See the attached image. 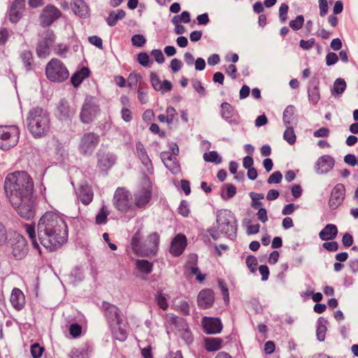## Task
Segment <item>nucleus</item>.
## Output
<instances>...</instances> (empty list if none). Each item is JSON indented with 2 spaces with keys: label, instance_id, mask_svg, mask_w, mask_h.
Masks as SVG:
<instances>
[{
  "label": "nucleus",
  "instance_id": "obj_21",
  "mask_svg": "<svg viewBox=\"0 0 358 358\" xmlns=\"http://www.w3.org/2000/svg\"><path fill=\"white\" fill-rule=\"evenodd\" d=\"M24 1H13L9 10V20L12 23H16L21 18L24 10Z\"/></svg>",
  "mask_w": 358,
  "mask_h": 358
},
{
  "label": "nucleus",
  "instance_id": "obj_31",
  "mask_svg": "<svg viewBox=\"0 0 358 358\" xmlns=\"http://www.w3.org/2000/svg\"><path fill=\"white\" fill-rule=\"evenodd\" d=\"M78 198L84 205H88L93 199V193L87 187H81L78 191Z\"/></svg>",
  "mask_w": 358,
  "mask_h": 358
},
{
  "label": "nucleus",
  "instance_id": "obj_17",
  "mask_svg": "<svg viewBox=\"0 0 358 358\" xmlns=\"http://www.w3.org/2000/svg\"><path fill=\"white\" fill-rule=\"evenodd\" d=\"M150 79L152 87L156 91H160L162 93H165L166 92L171 91L172 89V84L170 81L164 80L162 83L159 76L155 72L150 73Z\"/></svg>",
  "mask_w": 358,
  "mask_h": 358
},
{
  "label": "nucleus",
  "instance_id": "obj_35",
  "mask_svg": "<svg viewBox=\"0 0 358 358\" xmlns=\"http://www.w3.org/2000/svg\"><path fill=\"white\" fill-rule=\"evenodd\" d=\"M125 17V12L123 10H118L117 13L112 11L109 13L108 17L106 19V22L108 26H115L117 21L123 19Z\"/></svg>",
  "mask_w": 358,
  "mask_h": 358
},
{
  "label": "nucleus",
  "instance_id": "obj_3",
  "mask_svg": "<svg viewBox=\"0 0 358 358\" xmlns=\"http://www.w3.org/2000/svg\"><path fill=\"white\" fill-rule=\"evenodd\" d=\"M27 127L35 138L46 136L50 129V119L48 113L43 108H32L27 117Z\"/></svg>",
  "mask_w": 358,
  "mask_h": 358
},
{
  "label": "nucleus",
  "instance_id": "obj_28",
  "mask_svg": "<svg viewBox=\"0 0 358 358\" xmlns=\"http://www.w3.org/2000/svg\"><path fill=\"white\" fill-rule=\"evenodd\" d=\"M203 343L206 351L214 352L222 348L223 340L217 337H207L204 338Z\"/></svg>",
  "mask_w": 358,
  "mask_h": 358
},
{
  "label": "nucleus",
  "instance_id": "obj_55",
  "mask_svg": "<svg viewBox=\"0 0 358 358\" xmlns=\"http://www.w3.org/2000/svg\"><path fill=\"white\" fill-rule=\"evenodd\" d=\"M282 178V176L280 171H275L268 177L267 182L269 184H278L281 182Z\"/></svg>",
  "mask_w": 358,
  "mask_h": 358
},
{
  "label": "nucleus",
  "instance_id": "obj_52",
  "mask_svg": "<svg viewBox=\"0 0 358 358\" xmlns=\"http://www.w3.org/2000/svg\"><path fill=\"white\" fill-rule=\"evenodd\" d=\"M192 86L194 89L199 93L200 96H204L206 94V90L203 86L201 82L199 80H192Z\"/></svg>",
  "mask_w": 358,
  "mask_h": 358
},
{
  "label": "nucleus",
  "instance_id": "obj_41",
  "mask_svg": "<svg viewBox=\"0 0 358 358\" xmlns=\"http://www.w3.org/2000/svg\"><path fill=\"white\" fill-rule=\"evenodd\" d=\"M221 115L225 120L230 119L234 115V108L227 102L221 105Z\"/></svg>",
  "mask_w": 358,
  "mask_h": 358
},
{
  "label": "nucleus",
  "instance_id": "obj_4",
  "mask_svg": "<svg viewBox=\"0 0 358 358\" xmlns=\"http://www.w3.org/2000/svg\"><path fill=\"white\" fill-rule=\"evenodd\" d=\"M217 228L228 237H234L236 234V217L231 211L222 209L217 213Z\"/></svg>",
  "mask_w": 358,
  "mask_h": 358
},
{
  "label": "nucleus",
  "instance_id": "obj_57",
  "mask_svg": "<svg viewBox=\"0 0 358 358\" xmlns=\"http://www.w3.org/2000/svg\"><path fill=\"white\" fill-rule=\"evenodd\" d=\"M178 213L183 217H187L189 213V209L187 201H182L178 207Z\"/></svg>",
  "mask_w": 358,
  "mask_h": 358
},
{
  "label": "nucleus",
  "instance_id": "obj_51",
  "mask_svg": "<svg viewBox=\"0 0 358 358\" xmlns=\"http://www.w3.org/2000/svg\"><path fill=\"white\" fill-rule=\"evenodd\" d=\"M247 266L249 268L252 273L255 272L256 266L257 265V259L255 256L249 255L245 261Z\"/></svg>",
  "mask_w": 358,
  "mask_h": 358
},
{
  "label": "nucleus",
  "instance_id": "obj_61",
  "mask_svg": "<svg viewBox=\"0 0 358 358\" xmlns=\"http://www.w3.org/2000/svg\"><path fill=\"white\" fill-rule=\"evenodd\" d=\"M151 55L155 58V61L159 64L164 62V57L161 50L155 49L151 52Z\"/></svg>",
  "mask_w": 358,
  "mask_h": 358
},
{
  "label": "nucleus",
  "instance_id": "obj_30",
  "mask_svg": "<svg viewBox=\"0 0 358 358\" xmlns=\"http://www.w3.org/2000/svg\"><path fill=\"white\" fill-rule=\"evenodd\" d=\"M71 8L74 13L80 17H85L89 15L90 9L85 1H73Z\"/></svg>",
  "mask_w": 358,
  "mask_h": 358
},
{
  "label": "nucleus",
  "instance_id": "obj_2",
  "mask_svg": "<svg viewBox=\"0 0 358 358\" xmlns=\"http://www.w3.org/2000/svg\"><path fill=\"white\" fill-rule=\"evenodd\" d=\"M37 236L47 250H57L68 240V226L64 218L59 213L46 212L38 222Z\"/></svg>",
  "mask_w": 358,
  "mask_h": 358
},
{
  "label": "nucleus",
  "instance_id": "obj_32",
  "mask_svg": "<svg viewBox=\"0 0 358 358\" xmlns=\"http://www.w3.org/2000/svg\"><path fill=\"white\" fill-rule=\"evenodd\" d=\"M24 228L27 234L29 235L31 239L33 248L36 249L38 251L39 254H41V250L36 240L35 226L33 224H27L24 225Z\"/></svg>",
  "mask_w": 358,
  "mask_h": 358
},
{
  "label": "nucleus",
  "instance_id": "obj_53",
  "mask_svg": "<svg viewBox=\"0 0 358 358\" xmlns=\"http://www.w3.org/2000/svg\"><path fill=\"white\" fill-rule=\"evenodd\" d=\"M108 213L103 207L96 216V223L97 224H105L107 222Z\"/></svg>",
  "mask_w": 358,
  "mask_h": 358
},
{
  "label": "nucleus",
  "instance_id": "obj_24",
  "mask_svg": "<svg viewBox=\"0 0 358 358\" xmlns=\"http://www.w3.org/2000/svg\"><path fill=\"white\" fill-rule=\"evenodd\" d=\"M338 234V228L334 224H327L319 233V237L322 241H331Z\"/></svg>",
  "mask_w": 358,
  "mask_h": 358
},
{
  "label": "nucleus",
  "instance_id": "obj_22",
  "mask_svg": "<svg viewBox=\"0 0 358 358\" xmlns=\"http://www.w3.org/2000/svg\"><path fill=\"white\" fill-rule=\"evenodd\" d=\"M142 235L140 231H137L132 236L131 240V249L136 255L145 256L144 243L141 242Z\"/></svg>",
  "mask_w": 358,
  "mask_h": 358
},
{
  "label": "nucleus",
  "instance_id": "obj_16",
  "mask_svg": "<svg viewBox=\"0 0 358 358\" xmlns=\"http://www.w3.org/2000/svg\"><path fill=\"white\" fill-rule=\"evenodd\" d=\"M215 301L214 292L210 289H204L200 291L197 296L198 306L202 309H207L213 306Z\"/></svg>",
  "mask_w": 358,
  "mask_h": 358
},
{
  "label": "nucleus",
  "instance_id": "obj_64",
  "mask_svg": "<svg viewBox=\"0 0 358 358\" xmlns=\"http://www.w3.org/2000/svg\"><path fill=\"white\" fill-rule=\"evenodd\" d=\"M315 43V38H311L310 39H309L308 41L301 40L299 45H300V47L304 50H310L314 46Z\"/></svg>",
  "mask_w": 358,
  "mask_h": 358
},
{
  "label": "nucleus",
  "instance_id": "obj_15",
  "mask_svg": "<svg viewBox=\"0 0 358 358\" xmlns=\"http://www.w3.org/2000/svg\"><path fill=\"white\" fill-rule=\"evenodd\" d=\"M201 323L204 331L208 334H219L222 329V324L219 318L203 317Z\"/></svg>",
  "mask_w": 358,
  "mask_h": 358
},
{
  "label": "nucleus",
  "instance_id": "obj_9",
  "mask_svg": "<svg viewBox=\"0 0 358 358\" xmlns=\"http://www.w3.org/2000/svg\"><path fill=\"white\" fill-rule=\"evenodd\" d=\"M151 198L152 185L149 181L145 180L134 193L133 199L134 204L137 208H145L151 200Z\"/></svg>",
  "mask_w": 358,
  "mask_h": 358
},
{
  "label": "nucleus",
  "instance_id": "obj_48",
  "mask_svg": "<svg viewBox=\"0 0 358 358\" xmlns=\"http://www.w3.org/2000/svg\"><path fill=\"white\" fill-rule=\"evenodd\" d=\"M308 99L309 101L313 104H315L318 102L320 99L318 87H315L308 92Z\"/></svg>",
  "mask_w": 358,
  "mask_h": 358
},
{
  "label": "nucleus",
  "instance_id": "obj_1",
  "mask_svg": "<svg viewBox=\"0 0 358 358\" xmlns=\"http://www.w3.org/2000/svg\"><path fill=\"white\" fill-rule=\"evenodd\" d=\"M3 189L8 201L22 217L30 220L35 216L34 181L27 172L8 174Z\"/></svg>",
  "mask_w": 358,
  "mask_h": 358
},
{
  "label": "nucleus",
  "instance_id": "obj_39",
  "mask_svg": "<svg viewBox=\"0 0 358 358\" xmlns=\"http://www.w3.org/2000/svg\"><path fill=\"white\" fill-rule=\"evenodd\" d=\"M250 197L252 199L251 202V206L257 209L260 208L263 203L260 201L261 199H263L264 198V195L262 193H255V192H250Z\"/></svg>",
  "mask_w": 358,
  "mask_h": 358
},
{
  "label": "nucleus",
  "instance_id": "obj_43",
  "mask_svg": "<svg viewBox=\"0 0 358 358\" xmlns=\"http://www.w3.org/2000/svg\"><path fill=\"white\" fill-rule=\"evenodd\" d=\"M50 45L43 40L40 41L36 48V53L39 57H45L49 54Z\"/></svg>",
  "mask_w": 358,
  "mask_h": 358
},
{
  "label": "nucleus",
  "instance_id": "obj_14",
  "mask_svg": "<svg viewBox=\"0 0 358 358\" xmlns=\"http://www.w3.org/2000/svg\"><path fill=\"white\" fill-rule=\"evenodd\" d=\"M345 187L343 184L338 183L333 188L329 201V206L330 208L336 209L343 203L345 198Z\"/></svg>",
  "mask_w": 358,
  "mask_h": 358
},
{
  "label": "nucleus",
  "instance_id": "obj_60",
  "mask_svg": "<svg viewBox=\"0 0 358 358\" xmlns=\"http://www.w3.org/2000/svg\"><path fill=\"white\" fill-rule=\"evenodd\" d=\"M141 78V76L137 73H131L128 78V85L130 87H136Z\"/></svg>",
  "mask_w": 358,
  "mask_h": 358
},
{
  "label": "nucleus",
  "instance_id": "obj_59",
  "mask_svg": "<svg viewBox=\"0 0 358 358\" xmlns=\"http://www.w3.org/2000/svg\"><path fill=\"white\" fill-rule=\"evenodd\" d=\"M8 239L7 230L5 226L0 222V246L6 243Z\"/></svg>",
  "mask_w": 358,
  "mask_h": 358
},
{
  "label": "nucleus",
  "instance_id": "obj_20",
  "mask_svg": "<svg viewBox=\"0 0 358 358\" xmlns=\"http://www.w3.org/2000/svg\"><path fill=\"white\" fill-rule=\"evenodd\" d=\"M10 301L15 310H20L25 305L24 294L20 289L14 288L11 292Z\"/></svg>",
  "mask_w": 358,
  "mask_h": 358
},
{
  "label": "nucleus",
  "instance_id": "obj_12",
  "mask_svg": "<svg viewBox=\"0 0 358 358\" xmlns=\"http://www.w3.org/2000/svg\"><path fill=\"white\" fill-rule=\"evenodd\" d=\"M102 308L104 311L105 317L110 327L116 324L120 325L122 323V318L120 315V309L115 305L103 301Z\"/></svg>",
  "mask_w": 358,
  "mask_h": 358
},
{
  "label": "nucleus",
  "instance_id": "obj_47",
  "mask_svg": "<svg viewBox=\"0 0 358 358\" xmlns=\"http://www.w3.org/2000/svg\"><path fill=\"white\" fill-rule=\"evenodd\" d=\"M321 320V318L320 319ZM327 327L325 324H321V321L319 320V324L317 328V338L320 341H324L325 339V335L327 332Z\"/></svg>",
  "mask_w": 358,
  "mask_h": 358
},
{
  "label": "nucleus",
  "instance_id": "obj_58",
  "mask_svg": "<svg viewBox=\"0 0 358 358\" xmlns=\"http://www.w3.org/2000/svg\"><path fill=\"white\" fill-rule=\"evenodd\" d=\"M172 22L175 24V32L177 34H182L185 31V27L183 25L179 24L178 16H174L172 19Z\"/></svg>",
  "mask_w": 358,
  "mask_h": 358
},
{
  "label": "nucleus",
  "instance_id": "obj_44",
  "mask_svg": "<svg viewBox=\"0 0 358 358\" xmlns=\"http://www.w3.org/2000/svg\"><path fill=\"white\" fill-rule=\"evenodd\" d=\"M203 159L208 162H214L215 164H220L222 162L221 157L218 155L216 151H210L206 152L203 155Z\"/></svg>",
  "mask_w": 358,
  "mask_h": 358
},
{
  "label": "nucleus",
  "instance_id": "obj_40",
  "mask_svg": "<svg viewBox=\"0 0 358 358\" xmlns=\"http://www.w3.org/2000/svg\"><path fill=\"white\" fill-rule=\"evenodd\" d=\"M113 336L115 339L122 342L124 341L127 338V333L126 330L120 327H115L113 326L110 327Z\"/></svg>",
  "mask_w": 358,
  "mask_h": 358
},
{
  "label": "nucleus",
  "instance_id": "obj_7",
  "mask_svg": "<svg viewBox=\"0 0 358 358\" xmlns=\"http://www.w3.org/2000/svg\"><path fill=\"white\" fill-rule=\"evenodd\" d=\"M99 111L100 109L96 99L92 96L87 97L80 113V121L85 124L92 122L99 113Z\"/></svg>",
  "mask_w": 358,
  "mask_h": 358
},
{
  "label": "nucleus",
  "instance_id": "obj_13",
  "mask_svg": "<svg viewBox=\"0 0 358 358\" xmlns=\"http://www.w3.org/2000/svg\"><path fill=\"white\" fill-rule=\"evenodd\" d=\"M60 11L54 6L48 5L40 15L41 25L43 27L50 26L55 20L60 16Z\"/></svg>",
  "mask_w": 358,
  "mask_h": 358
},
{
  "label": "nucleus",
  "instance_id": "obj_10",
  "mask_svg": "<svg viewBox=\"0 0 358 358\" xmlns=\"http://www.w3.org/2000/svg\"><path fill=\"white\" fill-rule=\"evenodd\" d=\"M113 205L115 208L121 212H127L132 206L131 194L124 187H118L115 192L113 196Z\"/></svg>",
  "mask_w": 358,
  "mask_h": 358
},
{
  "label": "nucleus",
  "instance_id": "obj_6",
  "mask_svg": "<svg viewBox=\"0 0 358 358\" xmlns=\"http://www.w3.org/2000/svg\"><path fill=\"white\" fill-rule=\"evenodd\" d=\"M20 134V129L17 126H0V149L8 150L15 146L18 143Z\"/></svg>",
  "mask_w": 358,
  "mask_h": 358
},
{
  "label": "nucleus",
  "instance_id": "obj_19",
  "mask_svg": "<svg viewBox=\"0 0 358 358\" xmlns=\"http://www.w3.org/2000/svg\"><path fill=\"white\" fill-rule=\"evenodd\" d=\"M159 242V236L157 232L150 234L147 239L145 241L144 249L145 250V256L150 255H155L157 251L158 245Z\"/></svg>",
  "mask_w": 358,
  "mask_h": 358
},
{
  "label": "nucleus",
  "instance_id": "obj_18",
  "mask_svg": "<svg viewBox=\"0 0 358 358\" xmlns=\"http://www.w3.org/2000/svg\"><path fill=\"white\" fill-rule=\"evenodd\" d=\"M187 244V239L185 235L178 234L172 241L170 248V252L173 256H179L184 251Z\"/></svg>",
  "mask_w": 358,
  "mask_h": 358
},
{
  "label": "nucleus",
  "instance_id": "obj_5",
  "mask_svg": "<svg viewBox=\"0 0 358 358\" xmlns=\"http://www.w3.org/2000/svg\"><path fill=\"white\" fill-rule=\"evenodd\" d=\"M45 74L49 80L62 83L66 80L69 73L64 63L57 58L52 59L46 65Z\"/></svg>",
  "mask_w": 358,
  "mask_h": 358
},
{
  "label": "nucleus",
  "instance_id": "obj_34",
  "mask_svg": "<svg viewBox=\"0 0 358 358\" xmlns=\"http://www.w3.org/2000/svg\"><path fill=\"white\" fill-rule=\"evenodd\" d=\"M294 113H295V107L294 106H288L286 107L283 112V122L285 126H290L292 124L293 121L294 120Z\"/></svg>",
  "mask_w": 358,
  "mask_h": 358
},
{
  "label": "nucleus",
  "instance_id": "obj_45",
  "mask_svg": "<svg viewBox=\"0 0 358 358\" xmlns=\"http://www.w3.org/2000/svg\"><path fill=\"white\" fill-rule=\"evenodd\" d=\"M30 352L33 358H40L44 352V348L38 343H34L31 345Z\"/></svg>",
  "mask_w": 358,
  "mask_h": 358
},
{
  "label": "nucleus",
  "instance_id": "obj_11",
  "mask_svg": "<svg viewBox=\"0 0 358 358\" xmlns=\"http://www.w3.org/2000/svg\"><path fill=\"white\" fill-rule=\"evenodd\" d=\"M11 248L13 256L18 260L22 259L27 254V243L26 239L20 234H15L11 239Z\"/></svg>",
  "mask_w": 358,
  "mask_h": 358
},
{
  "label": "nucleus",
  "instance_id": "obj_63",
  "mask_svg": "<svg viewBox=\"0 0 358 358\" xmlns=\"http://www.w3.org/2000/svg\"><path fill=\"white\" fill-rule=\"evenodd\" d=\"M338 60V55L334 52H329L326 56V64L327 66L335 64Z\"/></svg>",
  "mask_w": 358,
  "mask_h": 358
},
{
  "label": "nucleus",
  "instance_id": "obj_54",
  "mask_svg": "<svg viewBox=\"0 0 358 358\" xmlns=\"http://www.w3.org/2000/svg\"><path fill=\"white\" fill-rule=\"evenodd\" d=\"M81 332L82 327L78 323H74L70 325L69 333L73 337L76 338L79 336L81 334Z\"/></svg>",
  "mask_w": 358,
  "mask_h": 358
},
{
  "label": "nucleus",
  "instance_id": "obj_50",
  "mask_svg": "<svg viewBox=\"0 0 358 358\" xmlns=\"http://www.w3.org/2000/svg\"><path fill=\"white\" fill-rule=\"evenodd\" d=\"M303 24V17L302 15H298L295 20L289 22V26L294 30H299L301 29Z\"/></svg>",
  "mask_w": 358,
  "mask_h": 358
},
{
  "label": "nucleus",
  "instance_id": "obj_27",
  "mask_svg": "<svg viewBox=\"0 0 358 358\" xmlns=\"http://www.w3.org/2000/svg\"><path fill=\"white\" fill-rule=\"evenodd\" d=\"M161 159L165 166L172 173H176L178 169V164L176 158L171 155L170 152H164L161 154Z\"/></svg>",
  "mask_w": 358,
  "mask_h": 358
},
{
  "label": "nucleus",
  "instance_id": "obj_33",
  "mask_svg": "<svg viewBox=\"0 0 358 358\" xmlns=\"http://www.w3.org/2000/svg\"><path fill=\"white\" fill-rule=\"evenodd\" d=\"M21 61L23 63L24 67L27 71L32 69L34 63V57L32 53L29 50H24L20 56Z\"/></svg>",
  "mask_w": 358,
  "mask_h": 358
},
{
  "label": "nucleus",
  "instance_id": "obj_38",
  "mask_svg": "<svg viewBox=\"0 0 358 358\" xmlns=\"http://www.w3.org/2000/svg\"><path fill=\"white\" fill-rule=\"evenodd\" d=\"M346 89V83L343 78H337L334 83L333 90L331 91L332 94H341L344 92Z\"/></svg>",
  "mask_w": 358,
  "mask_h": 358
},
{
  "label": "nucleus",
  "instance_id": "obj_25",
  "mask_svg": "<svg viewBox=\"0 0 358 358\" xmlns=\"http://www.w3.org/2000/svg\"><path fill=\"white\" fill-rule=\"evenodd\" d=\"M136 152L140 158L142 164L147 168L149 171L150 169H152L153 166L152 164L151 159L147 154L146 150L144 148L143 143L140 141L136 143Z\"/></svg>",
  "mask_w": 358,
  "mask_h": 358
},
{
  "label": "nucleus",
  "instance_id": "obj_26",
  "mask_svg": "<svg viewBox=\"0 0 358 358\" xmlns=\"http://www.w3.org/2000/svg\"><path fill=\"white\" fill-rule=\"evenodd\" d=\"M97 166L103 171L110 168L115 162L114 159L111 155L101 152H99L97 153Z\"/></svg>",
  "mask_w": 358,
  "mask_h": 358
},
{
  "label": "nucleus",
  "instance_id": "obj_8",
  "mask_svg": "<svg viewBox=\"0 0 358 358\" xmlns=\"http://www.w3.org/2000/svg\"><path fill=\"white\" fill-rule=\"evenodd\" d=\"M100 141L99 136L94 132L85 133L80 138L78 150L80 154L91 155Z\"/></svg>",
  "mask_w": 358,
  "mask_h": 358
},
{
  "label": "nucleus",
  "instance_id": "obj_36",
  "mask_svg": "<svg viewBox=\"0 0 358 358\" xmlns=\"http://www.w3.org/2000/svg\"><path fill=\"white\" fill-rule=\"evenodd\" d=\"M136 268L141 273L149 274L152 271L153 264L152 262L145 259H137L136 261Z\"/></svg>",
  "mask_w": 358,
  "mask_h": 358
},
{
  "label": "nucleus",
  "instance_id": "obj_56",
  "mask_svg": "<svg viewBox=\"0 0 358 358\" xmlns=\"http://www.w3.org/2000/svg\"><path fill=\"white\" fill-rule=\"evenodd\" d=\"M166 113L169 124H172L178 115L176 109L172 106H169L166 110Z\"/></svg>",
  "mask_w": 358,
  "mask_h": 358
},
{
  "label": "nucleus",
  "instance_id": "obj_29",
  "mask_svg": "<svg viewBox=\"0 0 358 358\" xmlns=\"http://www.w3.org/2000/svg\"><path fill=\"white\" fill-rule=\"evenodd\" d=\"M90 75V70L86 68L83 67L80 71L76 72L71 77V81L72 85L77 87H78L80 83L83 82V80L87 78Z\"/></svg>",
  "mask_w": 358,
  "mask_h": 358
},
{
  "label": "nucleus",
  "instance_id": "obj_49",
  "mask_svg": "<svg viewBox=\"0 0 358 358\" xmlns=\"http://www.w3.org/2000/svg\"><path fill=\"white\" fill-rule=\"evenodd\" d=\"M131 43L135 47H142L146 42L145 38L141 34H135L131 37Z\"/></svg>",
  "mask_w": 358,
  "mask_h": 358
},
{
  "label": "nucleus",
  "instance_id": "obj_42",
  "mask_svg": "<svg viewBox=\"0 0 358 358\" xmlns=\"http://www.w3.org/2000/svg\"><path fill=\"white\" fill-rule=\"evenodd\" d=\"M283 138L290 145H294L295 143L296 135L292 125L286 126V129L283 134Z\"/></svg>",
  "mask_w": 358,
  "mask_h": 358
},
{
  "label": "nucleus",
  "instance_id": "obj_37",
  "mask_svg": "<svg viewBox=\"0 0 358 358\" xmlns=\"http://www.w3.org/2000/svg\"><path fill=\"white\" fill-rule=\"evenodd\" d=\"M236 193V187L232 184H226L222 188L221 196L227 200L233 197Z\"/></svg>",
  "mask_w": 358,
  "mask_h": 358
},
{
  "label": "nucleus",
  "instance_id": "obj_46",
  "mask_svg": "<svg viewBox=\"0 0 358 358\" xmlns=\"http://www.w3.org/2000/svg\"><path fill=\"white\" fill-rule=\"evenodd\" d=\"M71 358H89L87 351L84 349L73 348L69 353Z\"/></svg>",
  "mask_w": 358,
  "mask_h": 358
},
{
  "label": "nucleus",
  "instance_id": "obj_62",
  "mask_svg": "<svg viewBox=\"0 0 358 358\" xmlns=\"http://www.w3.org/2000/svg\"><path fill=\"white\" fill-rule=\"evenodd\" d=\"M155 300H156L158 306L162 310H166L167 309V308H168V303H167L166 297L164 295H162L161 294H158L156 296Z\"/></svg>",
  "mask_w": 358,
  "mask_h": 358
},
{
  "label": "nucleus",
  "instance_id": "obj_23",
  "mask_svg": "<svg viewBox=\"0 0 358 358\" xmlns=\"http://www.w3.org/2000/svg\"><path fill=\"white\" fill-rule=\"evenodd\" d=\"M334 159L329 155H323L317 161V170L321 173H326L331 171L334 166Z\"/></svg>",
  "mask_w": 358,
  "mask_h": 358
}]
</instances>
